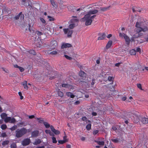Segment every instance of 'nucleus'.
Instances as JSON below:
<instances>
[{
    "mask_svg": "<svg viewBox=\"0 0 148 148\" xmlns=\"http://www.w3.org/2000/svg\"><path fill=\"white\" fill-rule=\"evenodd\" d=\"M96 15H93L91 16H90L89 14H86L84 17L82 18L80 20L81 22L85 21V25L87 26L90 25L91 24L92 20L96 16Z\"/></svg>",
    "mask_w": 148,
    "mask_h": 148,
    "instance_id": "1",
    "label": "nucleus"
},
{
    "mask_svg": "<svg viewBox=\"0 0 148 148\" xmlns=\"http://www.w3.org/2000/svg\"><path fill=\"white\" fill-rule=\"evenodd\" d=\"M142 22H137L136 24V32H140L142 31L145 32L148 30V27L145 26L144 28H142L141 27L142 26Z\"/></svg>",
    "mask_w": 148,
    "mask_h": 148,
    "instance_id": "2",
    "label": "nucleus"
},
{
    "mask_svg": "<svg viewBox=\"0 0 148 148\" xmlns=\"http://www.w3.org/2000/svg\"><path fill=\"white\" fill-rule=\"evenodd\" d=\"M29 132V130L25 128H22L20 130L18 129L16 131V136L17 138L20 137Z\"/></svg>",
    "mask_w": 148,
    "mask_h": 148,
    "instance_id": "3",
    "label": "nucleus"
},
{
    "mask_svg": "<svg viewBox=\"0 0 148 148\" xmlns=\"http://www.w3.org/2000/svg\"><path fill=\"white\" fill-rule=\"evenodd\" d=\"M63 31L65 34H66L67 33V36L68 37H70L71 36V35L73 33V30L71 29H69L68 28L64 29Z\"/></svg>",
    "mask_w": 148,
    "mask_h": 148,
    "instance_id": "4",
    "label": "nucleus"
},
{
    "mask_svg": "<svg viewBox=\"0 0 148 148\" xmlns=\"http://www.w3.org/2000/svg\"><path fill=\"white\" fill-rule=\"evenodd\" d=\"M4 121L5 123L9 122L11 123H14L16 122V120L14 118L10 117H8L5 119Z\"/></svg>",
    "mask_w": 148,
    "mask_h": 148,
    "instance_id": "5",
    "label": "nucleus"
},
{
    "mask_svg": "<svg viewBox=\"0 0 148 148\" xmlns=\"http://www.w3.org/2000/svg\"><path fill=\"white\" fill-rule=\"evenodd\" d=\"M50 46L51 48V49H55L58 46V43L56 41H52L51 43Z\"/></svg>",
    "mask_w": 148,
    "mask_h": 148,
    "instance_id": "6",
    "label": "nucleus"
},
{
    "mask_svg": "<svg viewBox=\"0 0 148 148\" xmlns=\"http://www.w3.org/2000/svg\"><path fill=\"white\" fill-rule=\"evenodd\" d=\"M20 17V19L21 20H23L24 19V15L23 14H22V12H20L19 14L15 16L14 18V19L17 20L19 19Z\"/></svg>",
    "mask_w": 148,
    "mask_h": 148,
    "instance_id": "7",
    "label": "nucleus"
},
{
    "mask_svg": "<svg viewBox=\"0 0 148 148\" xmlns=\"http://www.w3.org/2000/svg\"><path fill=\"white\" fill-rule=\"evenodd\" d=\"M99 36L98 38V40L104 39L106 37V35L104 33H99L98 34Z\"/></svg>",
    "mask_w": 148,
    "mask_h": 148,
    "instance_id": "8",
    "label": "nucleus"
},
{
    "mask_svg": "<svg viewBox=\"0 0 148 148\" xmlns=\"http://www.w3.org/2000/svg\"><path fill=\"white\" fill-rule=\"evenodd\" d=\"M123 37L125 40L126 43L127 45L129 44L130 43V39L129 37L124 33H123Z\"/></svg>",
    "mask_w": 148,
    "mask_h": 148,
    "instance_id": "9",
    "label": "nucleus"
},
{
    "mask_svg": "<svg viewBox=\"0 0 148 148\" xmlns=\"http://www.w3.org/2000/svg\"><path fill=\"white\" fill-rule=\"evenodd\" d=\"M30 142V140L29 139H25L23 141L22 144L23 145L26 146L28 145Z\"/></svg>",
    "mask_w": 148,
    "mask_h": 148,
    "instance_id": "10",
    "label": "nucleus"
},
{
    "mask_svg": "<svg viewBox=\"0 0 148 148\" xmlns=\"http://www.w3.org/2000/svg\"><path fill=\"white\" fill-rule=\"evenodd\" d=\"M79 75L82 78V79H85L86 78V74L84 71H81L79 73Z\"/></svg>",
    "mask_w": 148,
    "mask_h": 148,
    "instance_id": "11",
    "label": "nucleus"
},
{
    "mask_svg": "<svg viewBox=\"0 0 148 148\" xmlns=\"http://www.w3.org/2000/svg\"><path fill=\"white\" fill-rule=\"evenodd\" d=\"M98 12L97 10H90L88 13L87 14H89L90 16H91V15L97 14Z\"/></svg>",
    "mask_w": 148,
    "mask_h": 148,
    "instance_id": "12",
    "label": "nucleus"
},
{
    "mask_svg": "<svg viewBox=\"0 0 148 148\" xmlns=\"http://www.w3.org/2000/svg\"><path fill=\"white\" fill-rule=\"evenodd\" d=\"M72 47L71 45L69 43H63L61 47L62 48H66L67 47Z\"/></svg>",
    "mask_w": 148,
    "mask_h": 148,
    "instance_id": "13",
    "label": "nucleus"
},
{
    "mask_svg": "<svg viewBox=\"0 0 148 148\" xmlns=\"http://www.w3.org/2000/svg\"><path fill=\"white\" fill-rule=\"evenodd\" d=\"M136 32V33L134 34L133 36L134 37V38H135L139 37H140L143 35L142 33H140V32Z\"/></svg>",
    "mask_w": 148,
    "mask_h": 148,
    "instance_id": "14",
    "label": "nucleus"
},
{
    "mask_svg": "<svg viewBox=\"0 0 148 148\" xmlns=\"http://www.w3.org/2000/svg\"><path fill=\"white\" fill-rule=\"evenodd\" d=\"M62 86L63 87H65L66 88H68L69 89H73V87L71 85L67 84H63L62 85Z\"/></svg>",
    "mask_w": 148,
    "mask_h": 148,
    "instance_id": "15",
    "label": "nucleus"
},
{
    "mask_svg": "<svg viewBox=\"0 0 148 148\" xmlns=\"http://www.w3.org/2000/svg\"><path fill=\"white\" fill-rule=\"evenodd\" d=\"M71 10L73 12H75L76 11L78 12H79L80 11L82 10V9L81 8H79L78 9L76 8V7L74 6L72 7Z\"/></svg>",
    "mask_w": 148,
    "mask_h": 148,
    "instance_id": "16",
    "label": "nucleus"
},
{
    "mask_svg": "<svg viewBox=\"0 0 148 148\" xmlns=\"http://www.w3.org/2000/svg\"><path fill=\"white\" fill-rule=\"evenodd\" d=\"M134 121L136 123L138 122L140 119L141 118V117L140 116L138 115H134Z\"/></svg>",
    "mask_w": 148,
    "mask_h": 148,
    "instance_id": "17",
    "label": "nucleus"
},
{
    "mask_svg": "<svg viewBox=\"0 0 148 148\" xmlns=\"http://www.w3.org/2000/svg\"><path fill=\"white\" fill-rule=\"evenodd\" d=\"M141 121L143 124H147L148 123V119L145 117L142 118Z\"/></svg>",
    "mask_w": 148,
    "mask_h": 148,
    "instance_id": "18",
    "label": "nucleus"
},
{
    "mask_svg": "<svg viewBox=\"0 0 148 148\" xmlns=\"http://www.w3.org/2000/svg\"><path fill=\"white\" fill-rule=\"evenodd\" d=\"M38 131H35L33 132L32 133V136L34 137H35L37 136L38 134Z\"/></svg>",
    "mask_w": 148,
    "mask_h": 148,
    "instance_id": "19",
    "label": "nucleus"
},
{
    "mask_svg": "<svg viewBox=\"0 0 148 148\" xmlns=\"http://www.w3.org/2000/svg\"><path fill=\"white\" fill-rule=\"evenodd\" d=\"M112 40L109 41L108 43H107L106 46V49H108L109 48L111 45L112 44Z\"/></svg>",
    "mask_w": 148,
    "mask_h": 148,
    "instance_id": "20",
    "label": "nucleus"
},
{
    "mask_svg": "<svg viewBox=\"0 0 148 148\" xmlns=\"http://www.w3.org/2000/svg\"><path fill=\"white\" fill-rule=\"evenodd\" d=\"M24 88L26 90L28 89V87L27 85V82L26 81L23 82L22 83Z\"/></svg>",
    "mask_w": 148,
    "mask_h": 148,
    "instance_id": "21",
    "label": "nucleus"
},
{
    "mask_svg": "<svg viewBox=\"0 0 148 148\" xmlns=\"http://www.w3.org/2000/svg\"><path fill=\"white\" fill-rule=\"evenodd\" d=\"M2 119H4V120L5 119L7 118V115L4 113H2L0 115Z\"/></svg>",
    "mask_w": 148,
    "mask_h": 148,
    "instance_id": "22",
    "label": "nucleus"
},
{
    "mask_svg": "<svg viewBox=\"0 0 148 148\" xmlns=\"http://www.w3.org/2000/svg\"><path fill=\"white\" fill-rule=\"evenodd\" d=\"M14 66L15 68H18L21 72L23 71L24 70V68L18 65H14Z\"/></svg>",
    "mask_w": 148,
    "mask_h": 148,
    "instance_id": "23",
    "label": "nucleus"
},
{
    "mask_svg": "<svg viewBox=\"0 0 148 148\" xmlns=\"http://www.w3.org/2000/svg\"><path fill=\"white\" fill-rule=\"evenodd\" d=\"M109 6L104 8L101 7L100 8V9L101 11L104 12L109 10Z\"/></svg>",
    "mask_w": 148,
    "mask_h": 148,
    "instance_id": "24",
    "label": "nucleus"
},
{
    "mask_svg": "<svg viewBox=\"0 0 148 148\" xmlns=\"http://www.w3.org/2000/svg\"><path fill=\"white\" fill-rule=\"evenodd\" d=\"M66 95L68 97H70L71 98H73L75 96L74 95L70 92H67Z\"/></svg>",
    "mask_w": 148,
    "mask_h": 148,
    "instance_id": "25",
    "label": "nucleus"
},
{
    "mask_svg": "<svg viewBox=\"0 0 148 148\" xmlns=\"http://www.w3.org/2000/svg\"><path fill=\"white\" fill-rule=\"evenodd\" d=\"M95 142L99 145H103L104 144V142L103 141L95 140Z\"/></svg>",
    "mask_w": 148,
    "mask_h": 148,
    "instance_id": "26",
    "label": "nucleus"
},
{
    "mask_svg": "<svg viewBox=\"0 0 148 148\" xmlns=\"http://www.w3.org/2000/svg\"><path fill=\"white\" fill-rule=\"evenodd\" d=\"M130 53L132 55H135L136 53V51L135 50L132 49L130 51Z\"/></svg>",
    "mask_w": 148,
    "mask_h": 148,
    "instance_id": "27",
    "label": "nucleus"
},
{
    "mask_svg": "<svg viewBox=\"0 0 148 148\" xmlns=\"http://www.w3.org/2000/svg\"><path fill=\"white\" fill-rule=\"evenodd\" d=\"M50 2L53 7L56 8L57 7V5L54 0H50Z\"/></svg>",
    "mask_w": 148,
    "mask_h": 148,
    "instance_id": "28",
    "label": "nucleus"
},
{
    "mask_svg": "<svg viewBox=\"0 0 148 148\" xmlns=\"http://www.w3.org/2000/svg\"><path fill=\"white\" fill-rule=\"evenodd\" d=\"M132 10L133 12H140V10H139V9L136 7H133L132 8Z\"/></svg>",
    "mask_w": 148,
    "mask_h": 148,
    "instance_id": "29",
    "label": "nucleus"
},
{
    "mask_svg": "<svg viewBox=\"0 0 148 148\" xmlns=\"http://www.w3.org/2000/svg\"><path fill=\"white\" fill-rule=\"evenodd\" d=\"M29 53L33 54L34 55H36V53L35 50H30L29 51H27Z\"/></svg>",
    "mask_w": 148,
    "mask_h": 148,
    "instance_id": "30",
    "label": "nucleus"
},
{
    "mask_svg": "<svg viewBox=\"0 0 148 148\" xmlns=\"http://www.w3.org/2000/svg\"><path fill=\"white\" fill-rule=\"evenodd\" d=\"M111 140L114 143H118L119 142V139L117 138H112Z\"/></svg>",
    "mask_w": 148,
    "mask_h": 148,
    "instance_id": "31",
    "label": "nucleus"
},
{
    "mask_svg": "<svg viewBox=\"0 0 148 148\" xmlns=\"http://www.w3.org/2000/svg\"><path fill=\"white\" fill-rule=\"evenodd\" d=\"M99 132V131L98 130H94L93 131L92 134L94 135H95L98 133Z\"/></svg>",
    "mask_w": 148,
    "mask_h": 148,
    "instance_id": "32",
    "label": "nucleus"
},
{
    "mask_svg": "<svg viewBox=\"0 0 148 148\" xmlns=\"http://www.w3.org/2000/svg\"><path fill=\"white\" fill-rule=\"evenodd\" d=\"M35 33L38 36H41L43 35V33L42 32L38 31H36Z\"/></svg>",
    "mask_w": 148,
    "mask_h": 148,
    "instance_id": "33",
    "label": "nucleus"
},
{
    "mask_svg": "<svg viewBox=\"0 0 148 148\" xmlns=\"http://www.w3.org/2000/svg\"><path fill=\"white\" fill-rule=\"evenodd\" d=\"M91 124H88L86 126V128L88 130H89L91 129Z\"/></svg>",
    "mask_w": 148,
    "mask_h": 148,
    "instance_id": "34",
    "label": "nucleus"
},
{
    "mask_svg": "<svg viewBox=\"0 0 148 148\" xmlns=\"http://www.w3.org/2000/svg\"><path fill=\"white\" fill-rule=\"evenodd\" d=\"M48 18L49 19V20L50 21H53L55 20V19L53 17L48 16Z\"/></svg>",
    "mask_w": 148,
    "mask_h": 148,
    "instance_id": "35",
    "label": "nucleus"
},
{
    "mask_svg": "<svg viewBox=\"0 0 148 148\" xmlns=\"http://www.w3.org/2000/svg\"><path fill=\"white\" fill-rule=\"evenodd\" d=\"M40 19L41 21L43 24H45L46 23V21L43 18H40Z\"/></svg>",
    "mask_w": 148,
    "mask_h": 148,
    "instance_id": "36",
    "label": "nucleus"
},
{
    "mask_svg": "<svg viewBox=\"0 0 148 148\" xmlns=\"http://www.w3.org/2000/svg\"><path fill=\"white\" fill-rule=\"evenodd\" d=\"M7 128V126L5 124H3L1 126V128L2 130H5Z\"/></svg>",
    "mask_w": 148,
    "mask_h": 148,
    "instance_id": "37",
    "label": "nucleus"
},
{
    "mask_svg": "<svg viewBox=\"0 0 148 148\" xmlns=\"http://www.w3.org/2000/svg\"><path fill=\"white\" fill-rule=\"evenodd\" d=\"M44 124L45 125V127L47 128H48L50 127L49 125L47 122H44Z\"/></svg>",
    "mask_w": 148,
    "mask_h": 148,
    "instance_id": "38",
    "label": "nucleus"
},
{
    "mask_svg": "<svg viewBox=\"0 0 148 148\" xmlns=\"http://www.w3.org/2000/svg\"><path fill=\"white\" fill-rule=\"evenodd\" d=\"M75 27V24H71L69 25V28L71 29H73Z\"/></svg>",
    "mask_w": 148,
    "mask_h": 148,
    "instance_id": "39",
    "label": "nucleus"
},
{
    "mask_svg": "<svg viewBox=\"0 0 148 148\" xmlns=\"http://www.w3.org/2000/svg\"><path fill=\"white\" fill-rule=\"evenodd\" d=\"M137 41L140 42V43L144 42H146L145 39L142 40V39H140V40H138Z\"/></svg>",
    "mask_w": 148,
    "mask_h": 148,
    "instance_id": "40",
    "label": "nucleus"
},
{
    "mask_svg": "<svg viewBox=\"0 0 148 148\" xmlns=\"http://www.w3.org/2000/svg\"><path fill=\"white\" fill-rule=\"evenodd\" d=\"M58 95L60 97H62L63 95V94L62 92L60 91H58Z\"/></svg>",
    "mask_w": 148,
    "mask_h": 148,
    "instance_id": "41",
    "label": "nucleus"
},
{
    "mask_svg": "<svg viewBox=\"0 0 148 148\" xmlns=\"http://www.w3.org/2000/svg\"><path fill=\"white\" fill-rule=\"evenodd\" d=\"M9 143V141L8 140H6L4 141L2 143V145H7Z\"/></svg>",
    "mask_w": 148,
    "mask_h": 148,
    "instance_id": "42",
    "label": "nucleus"
},
{
    "mask_svg": "<svg viewBox=\"0 0 148 148\" xmlns=\"http://www.w3.org/2000/svg\"><path fill=\"white\" fill-rule=\"evenodd\" d=\"M57 51H53L50 53V54H51V55H56V54L57 53Z\"/></svg>",
    "mask_w": 148,
    "mask_h": 148,
    "instance_id": "43",
    "label": "nucleus"
},
{
    "mask_svg": "<svg viewBox=\"0 0 148 148\" xmlns=\"http://www.w3.org/2000/svg\"><path fill=\"white\" fill-rule=\"evenodd\" d=\"M16 145L15 143H13L11 145V148H16Z\"/></svg>",
    "mask_w": 148,
    "mask_h": 148,
    "instance_id": "44",
    "label": "nucleus"
},
{
    "mask_svg": "<svg viewBox=\"0 0 148 148\" xmlns=\"http://www.w3.org/2000/svg\"><path fill=\"white\" fill-rule=\"evenodd\" d=\"M40 143V140L38 139L37 140H36L35 142L34 143V145H37V144H39Z\"/></svg>",
    "mask_w": 148,
    "mask_h": 148,
    "instance_id": "45",
    "label": "nucleus"
},
{
    "mask_svg": "<svg viewBox=\"0 0 148 148\" xmlns=\"http://www.w3.org/2000/svg\"><path fill=\"white\" fill-rule=\"evenodd\" d=\"M17 126L16 125H15L10 128V129L12 131L15 130L17 128Z\"/></svg>",
    "mask_w": 148,
    "mask_h": 148,
    "instance_id": "46",
    "label": "nucleus"
},
{
    "mask_svg": "<svg viewBox=\"0 0 148 148\" xmlns=\"http://www.w3.org/2000/svg\"><path fill=\"white\" fill-rule=\"evenodd\" d=\"M45 132L47 134H49L51 136L52 135V133H51V132L50 130H46Z\"/></svg>",
    "mask_w": 148,
    "mask_h": 148,
    "instance_id": "47",
    "label": "nucleus"
},
{
    "mask_svg": "<svg viewBox=\"0 0 148 148\" xmlns=\"http://www.w3.org/2000/svg\"><path fill=\"white\" fill-rule=\"evenodd\" d=\"M53 132L56 134H58L60 133V132L58 130H56L55 129Z\"/></svg>",
    "mask_w": 148,
    "mask_h": 148,
    "instance_id": "48",
    "label": "nucleus"
},
{
    "mask_svg": "<svg viewBox=\"0 0 148 148\" xmlns=\"http://www.w3.org/2000/svg\"><path fill=\"white\" fill-rule=\"evenodd\" d=\"M136 52H139L140 53H141V50L140 48L137 47L136 48V50H135Z\"/></svg>",
    "mask_w": 148,
    "mask_h": 148,
    "instance_id": "49",
    "label": "nucleus"
},
{
    "mask_svg": "<svg viewBox=\"0 0 148 148\" xmlns=\"http://www.w3.org/2000/svg\"><path fill=\"white\" fill-rule=\"evenodd\" d=\"M64 56L66 58L69 60H71L72 59V58L71 57H69L67 55H64Z\"/></svg>",
    "mask_w": 148,
    "mask_h": 148,
    "instance_id": "50",
    "label": "nucleus"
},
{
    "mask_svg": "<svg viewBox=\"0 0 148 148\" xmlns=\"http://www.w3.org/2000/svg\"><path fill=\"white\" fill-rule=\"evenodd\" d=\"M137 86L138 87V88H139L141 90H143V89L142 88L141 85L140 84H137Z\"/></svg>",
    "mask_w": 148,
    "mask_h": 148,
    "instance_id": "51",
    "label": "nucleus"
},
{
    "mask_svg": "<svg viewBox=\"0 0 148 148\" xmlns=\"http://www.w3.org/2000/svg\"><path fill=\"white\" fill-rule=\"evenodd\" d=\"M52 142L53 143H57V141L56 140V138H55L54 137H53L52 138Z\"/></svg>",
    "mask_w": 148,
    "mask_h": 148,
    "instance_id": "52",
    "label": "nucleus"
},
{
    "mask_svg": "<svg viewBox=\"0 0 148 148\" xmlns=\"http://www.w3.org/2000/svg\"><path fill=\"white\" fill-rule=\"evenodd\" d=\"M66 142V140H60L58 141V143L61 144H62Z\"/></svg>",
    "mask_w": 148,
    "mask_h": 148,
    "instance_id": "53",
    "label": "nucleus"
},
{
    "mask_svg": "<svg viewBox=\"0 0 148 148\" xmlns=\"http://www.w3.org/2000/svg\"><path fill=\"white\" fill-rule=\"evenodd\" d=\"M100 58H98V59L96 60V62L97 64H99L100 62Z\"/></svg>",
    "mask_w": 148,
    "mask_h": 148,
    "instance_id": "54",
    "label": "nucleus"
},
{
    "mask_svg": "<svg viewBox=\"0 0 148 148\" xmlns=\"http://www.w3.org/2000/svg\"><path fill=\"white\" fill-rule=\"evenodd\" d=\"M72 20V21L74 22H78L79 21L78 19L77 18L73 19Z\"/></svg>",
    "mask_w": 148,
    "mask_h": 148,
    "instance_id": "55",
    "label": "nucleus"
},
{
    "mask_svg": "<svg viewBox=\"0 0 148 148\" xmlns=\"http://www.w3.org/2000/svg\"><path fill=\"white\" fill-rule=\"evenodd\" d=\"M18 95L20 97V99H23V97L22 96L21 93V92H18Z\"/></svg>",
    "mask_w": 148,
    "mask_h": 148,
    "instance_id": "56",
    "label": "nucleus"
},
{
    "mask_svg": "<svg viewBox=\"0 0 148 148\" xmlns=\"http://www.w3.org/2000/svg\"><path fill=\"white\" fill-rule=\"evenodd\" d=\"M82 120L83 121H87V118L85 116L83 117L82 118Z\"/></svg>",
    "mask_w": 148,
    "mask_h": 148,
    "instance_id": "57",
    "label": "nucleus"
},
{
    "mask_svg": "<svg viewBox=\"0 0 148 148\" xmlns=\"http://www.w3.org/2000/svg\"><path fill=\"white\" fill-rule=\"evenodd\" d=\"M80 139L82 141H84L85 140V138L83 136H81L80 137Z\"/></svg>",
    "mask_w": 148,
    "mask_h": 148,
    "instance_id": "58",
    "label": "nucleus"
},
{
    "mask_svg": "<svg viewBox=\"0 0 148 148\" xmlns=\"http://www.w3.org/2000/svg\"><path fill=\"white\" fill-rule=\"evenodd\" d=\"M135 38H134V37L132 36V37L131 38V39L130 40V41H131L132 42H134V39Z\"/></svg>",
    "mask_w": 148,
    "mask_h": 148,
    "instance_id": "59",
    "label": "nucleus"
},
{
    "mask_svg": "<svg viewBox=\"0 0 148 148\" xmlns=\"http://www.w3.org/2000/svg\"><path fill=\"white\" fill-rule=\"evenodd\" d=\"M112 77L109 76L108 77V79L109 81H112Z\"/></svg>",
    "mask_w": 148,
    "mask_h": 148,
    "instance_id": "60",
    "label": "nucleus"
},
{
    "mask_svg": "<svg viewBox=\"0 0 148 148\" xmlns=\"http://www.w3.org/2000/svg\"><path fill=\"white\" fill-rule=\"evenodd\" d=\"M2 69L5 72V73H8V71L7 69L4 68H2Z\"/></svg>",
    "mask_w": 148,
    "mask_h": 148,
    "instance_id": "61",
    "label": "nucleus"
},
{
    "mask_svg": "<svg viewBox=\"0 0 148 148\" xmlns=\"http://www.w3.org/2000/svg\"><path fill=\"white\" fill-rule=\"evenodd\" d=\"M119 36L121 37H123V33H120L119 34Z\"/></svg>",
    "mask_w": 148,
    "mask_h": 148,
    "instance_id": "62",
    "label": "nucleus"
},
{
    "mask_svg": "<svg viewBox=\"0 0 148 148\" xmlns=\"http://www.w3.org/2000/svg\"><path fill=\"white\" fill-rule=\"evenodd\" d=\"M50 128H51V131L53 132L54 131V130H55V129L54 128V127H53V126H51L50 127Z\"/></svg>",
    "mask_w": 148,
    "mask_h": 148,
    "instance_id": "63",
    "label": "nucleus"
},
{
    "mask_svg": "<svg viewBox=\"0 0 148 148\" xmlns=\"http://www.w3.org/2000/svg\"><path fill=\"white\" fill-rule=\"evenodd\" d=\"M1 136L2 137H5L6 136V134L5 133H3L1 134Z\"/></svg>",
    "mask_w": 148,
    "mask_h": 148,
    "instance_id": "64",
    "label": "nucleus"
}]
</instances>
